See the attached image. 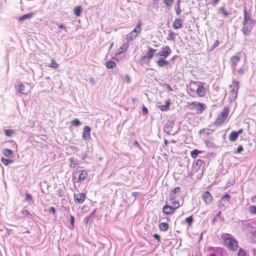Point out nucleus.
I'll return each instance as SVG.
<instances>
[{
	"instance_id": "nucleus-1",
	"label": "nucleus",
	"mask_w": 256,
	"mask_h": 256,
	"mask_svg": "<svg viewBox=\"0 0 256 256\" xmlns=\"http://www.w3.org/2000/svg\"><path fill=\"white\" fill-rule=\"evenodd\" d=\"M221 238L223 240L224 246L229 250L235 252L238 250V242L232 236L231 234L224 233L221 235Z\"/></svg>"
},
{
	"instance_id": "nucleus-2",
	"label": "nucleus",
	"mask_w": 256,
	"mask_h": 256,
	"mask_svg": "<svg viewBox=\"0 0 256 256\" xmlns=\"http://www.w3.org/2000/svg\"><path fill=\"white\" fill-rule=\"evenodd\" d=\"M188 94L192 97L198 94L200 97H203L206 95V88L197 82H192L190 83L188 90Z\"/></svg>"
},
{
	"instance_id": "nucleus-3",
	"label": "nucleus",
	"mask_w": 256,
	"mask_h": 256,
	"mask_svg": "<svg viewBox=\"0 0 256 256\" xmlns=\"http://www.w3.org/2000/svg\"><path fill=\"white\" fill-rule=\"evenodd\" d=\"M229 112L230 110L228 107L224 108L214 122V125L216 126H220L223 124L227 118Z\"/></svg>"
},
{
	"instance_id": "nucleus-4",
	"label": "nucleus",
	"mask_w": 256,
	"mask_h": 256,
	"mask_svg": "<svg viewBox=\"0 0 256 256\" xmlns=\"http://www.w3.org/2000/svg\"><path fill=\"white\" fill-rule=\"evenodd\" d=\"M148 50L146 54L140 57V60L142 63H149L151 59L154 57L156 50L150 46L148 48Z\"/></svg>"
},
{
	"instance_id": "nucleus-5",
	"label": "nucleus",
	"mask_w": 256,
	"mask_h": 256,
	"mask_svg": "<svg viewBox=\"0 0 256 256\" xmlns=\"http://www.w3.org/2000/svg\"><path fill=\"white\" fill-rule=\"evenodd\" d=\"M188 107L190 110H194L197 114H200L204 110L205 105L198 102H192L188 104Z\"/></svg>"
},
{
	"instance_id": "nucleus-6",
	"label": "nucleus",
	"mask_w": 256,
	"mask_h": 256,
	"mask_svg": "<svg viewBox=\"0 0 256 256\" xmlns=\"http://www.w3.org/2000/svg\"><path fill=\"white\" fill-rule=\"evenodd\" d=\"M178 208L175 206L168 204H165L162 208V212L166 216L173 214Z\"/></svg>"
},
{
	"instance_id": "nucleus-7",
	"label": "nucleus",
	"mask_w": 256,
	"mask_h": 256,
	"mask_svg": "<svg viewBox=\"0 0 256 256\" xmlns=\"http://www.w3.org/2000/svg\"><path fill=\"white\" fill-rule=\"evenodd\" d=\"M78 172L79 174L78 178H76L74 175L72 176L73 180L76 182H80L82 180H85L88 175L87 172L84 170H79Z\"/></svg>"
},
{
	"instance_id": "nucleus-8",
	"label": "nucleus",
	"mask_w": 256,
	"mask_h": 256,
	"mask_svg": "<svg viewBox=\"0 0 256 256\" xmlns=\"http://www.w3.org/2000/svg\"><path fill=\"white\" fill-rule=\"evenodd\" d=\"M172 52L170 48L168 46H166L162 48V50L158 52L156 55L159 56L162 58H167Z\"/></svg>"
},
{
	"instance_id": "nucleus-9",
	"label": "nucleus",
	"mask_w": 256,
	"mask_h": 256,
	"mask_svg": "<svg viewBox=\"0 0 256 256\" xmlns=\"http://www.w3.org/2000/svg\"><path fill=\"white\" fill-rule=\"evenodd\" d=\"M86 198V194L84 193L75 194L74 200L76 204H82Z\"/></svg>"
},
{
	"instance_id": "nucleus-10",
	"label": "nucleus",
	"mask_w": 256,
	"mask_h": 256,
	"mask_svg": "<svg viewBox=\"0 0 256 256\" xmlns=\"http://www.w3.org/2000/svg\"><path fill=\"white\" fill-rule=\"evenodd\" d=\"M202 198L206 204H210L213 200L212 196L208 191H206L204 193L202 196Z\"/></svg>"
},
{
	"instance_id": "nucleus-11",
	"label": "nucleus",
	"mask_w": 256,
	"mask_h": 256,
	"mask_svg": "<svg viewBox=\"0 0 256 256\" xmlns=\"http://www.w3.org/2000/svg\"><path fill=\"white\" fill-rule=\"evenodd\" d=\"M244 22L243 24H252L254 22V20L252 19L250 16V14H248L246 8L245 7L244 11Z\"/></svg>"
},
{
	"instance_id": "nucleus-12",
	"label": "nucleus",
	"mask_w": 256,
	"mask_h": 256,
	"mask_svg": "<svg viewBox=\"0 0 256 256\" xmlns=\"http://www.w3.org/2000/svg\"><path fill=\"white\" fill-rule=\"evenodd\" d=\"M238 84L239 82H234L233 85L231 86L232 89L230 90V94L234 98L237 96L239 88Z\"/></svg>"
},
{
	"instance_id": "nucleus-13",
	"label": "nucleus",
	"mask_w": 256,
	"mask_h": 256,
	"mask_svg": "<svg viewBox=\"0 0 256 256\" xmlns=\"http://www.w3.org/2000/svg\"><path fill=\"white\" fill-rule=\"evenodd\" d=\"M181 190L178 186L174 188L170 193V198H178L180 194Z\"/></svg>"
},
{
	"instance_id": "nucleus-14",
	"label": "nucleus",
	"mask_w": 256,
	"mask_h": 256,
	"mask_svg": "<svg viewBox=\"0 0 256 256\" xmlns=\"http://www.w3.org/2000/svg\"><path fill=\"white\" fill-rule=\"evenodd\" d=\"M90 128L88 126H85L84 128L82 138L84 140H88L90 138Z\"/></svg>"
},
{
	"instance_id": "nucleus-15",
	"label": "nucleus",
	"mask_w": 256,
	"mask_h": 256,
	"mask_svg": "<svg viewBox=\"0 0 256 256\" xmlns=\"http://www.w3.org/2000/svg\"><path fill=\"white\" fill-rule=\"evenodd\" d=\"M128 46L129 44L128 43L124 44L122 46L118 49L117 50L116 52V54L120 55L123 54L124 52L128 50Z\"/></svg>"
},
{
	"instance_id": "nucleus-16",
	"label": "nucleus",
	"mask_w": 256,
	"mask_h": 256,
	"mask_svg": "<svg viewBox=\"0 0 256 256\" xmlns=\"http://www.w3.org/2000/svg\"><path fill=\"white\" fill-rule=\"evenodd\" d=\"M182 20L180 18H176L172 24V27L174 30L180 28L182 26Z\"/></svg>"
},
{
	"instance_id": "nucleus-17",
	"label": "nucleus",
	"mask_w": 256,
	"mask_h": 256,
	"mask_svg": "<svg viewBox=\"0 0 256 256\" xmlns=\"http://www.w3.org/2000/svg\"><path fill=\"white\" fill-rule=\"evenodd\" d=\"M138 35L134 32L133 31L130 32L128 34H127L126 36V40L128 42H132L136 40L138 37Z\"/></svg>"
},
{
	"instance_id": "nucleus-18",
	"label": "nucleus",
	"mask_w": 256,
	"mask_h": 256,
	"mask_svg": "<svg viewBox=\"0 0 256 256\" xmlns=\"http://www.w3.org/2000/svg\"><path fill=\"white\" fill-rule=\"evenodd\" d=\"M242 32L245 35H249L252 28V26L248 24H243Z\"/></svg>"
},
{
	"instance_id": "nucleus-19",
	"label": "nucleus",
	"mask_w": 256,
	"mask_h": 256,
	"mask_svg": "<svg viewBox=\"0 0 256 256\" xmlns=\"http://www.w3.org/2000/svg\"><path fill=\"white\" fill-rule=\"evenodd\" d=\"M170 201L171 204L177 208H180L182 205L180 204V202L176 198H170Z\"/></svg>"
},
{
	"instance_id": "nucleus-20",
	"label": "nucleus",
	"mask_w": 256,
	"mask_h": 256,
	"mask_svg": "<svg viewBox=\"0 0 256 256\" xmlns=\"http://www.w3.org/2000/svg\"><path fill=\"white\" fill-rule=\"evenodd\" d=\"M156 64L160 67H162L168 64V61L166 60L164 58H160L156 62Z\"/></svg>"
},
{
	"instance_id": "nucleus-21",
	"label": "nucleus",
	"mask_w": 256,
	"mask_h": 256,
	"mask_svg": "<svg viewBox=\"0 0 256 256\" xmlns=\"http://www.w3.org/2000/svg\"><path fill=\"white\" fill-rule=\"evenodd\" d=\"M240 58L238 56H232L230 58V62L232 66L236 68L238 63L240 61Z\"/></svg>"
},
{
	"instance_id": "nucleus-22",
	"label": "nucleus",
	"mask_w": 256,
	"mask_h": 256,
	"mask_svg": "<svg viewBox=\"0 0 256 256\" xmlns=\"http://www.w3.org/2000/svg\"><path fill=\"white\" fill-rule=\"evenodd\" d=\"M142 22L141 20H139L136 26L134 28V29L132 31H133L134 32L137 34L139 36L142 31Z\"/></svg>"
},
{
	"instance_id": "nucleus-23",
	"label": "nucleus",
	"mask_w": 256,
	"mask_h": 256,
	"mask_svg": "<svg viewBox=\"0 0 256 256\" xmlns=\"http://www.w3.org/2000/svg\"><path fill=\"white\" fill-rule=\"evenodd\" d=\"M2 152L4 156L9 158L12 157L14 154V152L12 150L8 148L4 149Z\"/></svg>"
},
{
	"instance_id": "nucleus-24",
	"label": "nucleus",
	"mask_w": 256,
	"mask_h": 256,
	"mask_svg": "<svg viewBox=\"0 0 256 256\" xmlns=\"http://www.w3.org/2000/svg\"><path fill=\"white\" fill-rule=\"evenodd\" d=\"M214 131V130L205 128H202V129L200 130L199 131V133H200V134H202L206 136H208V135L211 134Z\"/></svg>"
},
{
	"instance_id": "nucleus-25",
	"label": "nucleus",
	"mask_w": 256,
	"mask_h": 256,
	"mask_svg": "<svg viewBox=\"0 0 256 256\" xmlns=\"http://www.w3.org/2000/svg\"><path fill=\"white\" fill-rule=\"evenodd\" d=\"M16 90L18 93L20 94H25V86L22 82H20L16 86Z\"/></svg>"
},
{
	"instance_id": "nucleus-26",
	"label": "nucleus",
	"mask_w": 256,
	"mask_h": 256,
	"mask_svg": "<svg viewBox=\"0 0 256 256\" xmlns=\"http://www.w3.org/2000/svg\"><path fill=\"white\" fill-rule=\"evenodd\" d=\"M238 135L236 132V131H233L232 133L229 135L228 140L230 142H234L238 138Z\"/></svg>"
},
{
	"instance_id": "nucleus-27",
	"label": "nucleus",
	"mask_w": 256,
	"mask_h": 256,
	"mask_svg": "<svg viewBox=\"0 0 256 256\" xmlns=\"http://www.w3.org/2000/svg\"><path fill=\"white\" fill-rule=\"evenodd\" d=\"M159 228L161 231H166L169 228V224L166 222H160L159 224Z\"/></svg>"
},
{
	"instance_id": "nucleus-28",
	"label": "nucleus",
	"mask_w": 256,
	"mask_h": 256,
	"mask_svg": "<svg viewBox=\"0 0 256 256\" xmlns=\"http://www.w3.org/2000/svg\"><path fill=\"white\" fill-rule=\"evenodd\" d=\"M34 14V12H30L28 14H25L23 15L22 17L18 19V22H21L26 19L30 18L32 17Z\"/></svg>"
},
{
	"instance_id": "nucleus-29",
	"label": "nucleus",
	"mask_w": 256,
	"mask_h": 256,
	"mask_svg": "<svg viewBox=\"0 0 256 256\" xmlns=\"http://www.w3.org/2000/svg\"><path fill=\"white\" fill-rule=\"evenodd\" d=\"M106 66L108 68L112 69L116 66V64L113 61L109 60L106 63Z\"/></svg>"
},
{
	"instance_id": "nucleus-30",
	"label": "nucleus",
	"mask_w": 256,
	"mask_h": 256,
	"mask_svg": "<svg viewBox=\"0 0 256 256\" xmlns=\"http://www.w3.org/2000/svg\"><path fill=\"white\" fill-rule=\"evenodd\" d=\"M170 104V101H166L165 105L158 106V108L162 111H165V110H166L168 108Z\"/></svg>"
},
{
	"instance_id": "nucleus-31",
	"label": "nucleus",
	"mask_w": 256,
	"mask_h": 256,
	"mask_svg": "<svg viewBox=\"0 0 256 256\" xmlns=\"http://www.w3.org/2000/svg\"><path fill=\"white\" fill-rule=\"evenodd\" d=\"M230 196L228 194H225L223 196H222L220 198V202L226 201L227 203L230 202Z\"/></svg>"
},
{
	"instance_id": "nucleus-32",
	"label": "nucleus",
	"mask_w": 256,
	"mask_h": 256,
	"mask_svg": "<svg viewBox=\"0 0 256 256\" xmlns=\"http://www.w3.org/2000/svg\"><path fill=\"white\" fill-rule=\"evenodd\" d=\"M81 12L82 7L80 6H77L74 10V14L77 16H80Z\"/></svg>"
},
{
	"instance_id": "nucleus-33",
	"label": "nucleus",
	"mask_w": 256,
	"mask_h": 256,
	"mask_svg": "<svg viewBox=\"0 0 256 256\" xmlns=\"http://www.w3.org/2000/svg\"><path fill=\"white\" fill-rule=\"evenodd\" d=\"M201 152V151L194 149L190 152V156L192 158H195Z\"/></svg>"
},
{
	"instance_id": "nucleus-34",
	"label": "nucleus",
	"mask_w": 256,
	"mask_h": 256,
	"mask_svg": "<svg viewBox=\"0 0 256 256\" xmlns=\"http://www.w3.org/2000/svg\"><path fill=\"white\" fill-rule=\"evenodd\" d=\"M238 256H248V252L243 248H240L238 252Z\"/></svg>"
},
{
	"instance_id": "nucleus-35",
	"label": "nucleus",
	"mask_w": 256,
	"mask_h": 256,
	"mask_svg": "<svg viewBox=\"0 0 256 256\" xmlns=\"http://www.w3.org/2000/svg\"><path fill=\"white\" fill-rule=\"evenodd\" d=\"M1 161L2 162V163L4 165V166H8V164H12L13 162V160H9V159H6V158H1Z\"/></svg>"
},
{
	"instance_id": "nucleus-36",
	"label": "nucleus",
	"mask_w": 256,
	"mask_h": 256,
	"mask_svg": "<svg viewBox=\"0 0 256 256\" xmlns=\"http://www.w3.org/2000/svg\"><path fill=\"white\" fill-rule=\"evenodd\" d=\"M50 67L54 68H58L59 67V64L56 62L54 59L52 60V62L50 65Z\"/></svg>"
},
{
	"instance_id": "nucleus-37",
	"label": "nucleus",
	"mask_w": 256,
	"mask_h": 256,
	"mask_svg": "<svg viewBox=\"0 0 256 256\" xmlns=\"http://www.w3.org/2000/svg\"><path fill=\"white\" fill-rule=\"evenodd\" d=\"M193 219L194 218L192 216L188 217L186 218L185 220L188 224L189 227L192 226L193 222Z\"/></svg>"
},
{
	"instance_id": "nucleus-38",
	"label": "nucleus",
	"mask_w": 256,
	"mask_h": 256,
	"mask_svg": "<svg viewBox=\"0 0 256 256\" xmlns=\"http://www.w3.org/2000/svg\"><path fill=\"white\" fill-rule=\"evenodd\" d=\"M4 132L7 136L12 137L14 133V130H4Z\"/></svg>"
},
{
	"instance_id": "nucleus-39",
	"label": "nucleus",
	"mask_w": 256,
	"mask_h": 256,
	"mask_svg": "<svg viewBox=\"0 0 256 256\" xmlns=\"http://www.w3.org/2000/svg\"><path fill=\"white\" fill-rule=\"evenodd\" d=\"M249 211L250 214H256V206H251L249 207Z\"/></svg>"
},
{
	"instance_id": "nucleus-40",
	"label": "nucleus",
	"mask_w": 256,
	"mask_h": 256,
	"mask_svg": "<svg viewBox=\"0 0 256 256\" xmlns=\"http://www.w3.org/2000/svg\"><path fill=\"white\" fill-rule=\"evenodd\" d=\"M26 200L28 202H34L32 196L30 194H26Z\"/></svg>"
},
{
	"instance_id": "nucleus-41",
	"label": "nucleus",
	"mask_w": 256,
	"mask_h": 256,
	"mask_svg": "<svg viewBox=\"0 0 256 256\" xmlns=\"http://www.w3.org/2000/svg\"><path fill=\"white\" fill-rule=\"evenodd\" d=\"M251 240L252 243L256 244V231L251 232Z\"/></svg>"
},
{
	"instance_id": "nucleus-42",
	"label": "nucleus",
	"mask_w": 256,
	"mask_h": 256,
	"mask_svg": "<svg viewBox=\"0 0 256 256\" xmlns=\"http://www.w3.org/2000/svg\"><path fill=\"white\" fill-rule=\"evenodd\" d=\"M174 0H164V2L167 6H171Z\"/></svg>"
},
{
	"instance_id": "nucleus-43",
	"label": "nucleus",
	"mask_w": 256,
	"mask_h": 256,
	"mask_svg": "<svg viewBox=\"0 0 256 256\" xmlns=\"http://www.w3.org/2000/svg\"><path fill=\"white\" fill-rule=\"evenodd\" d=\"M222 13L226 16H228L229 15V12H228L224 7H220V8Z\"/></svg>"
},
{
	"instance_id": "nucleus-44",
	"label": "nucleus",
	"mask_w": 256,
	"mask_h": 256,
	"mask_svg": "<svg viewBox=\"0 0 256 256\" xmlns=\"http://www.w3.org/2000/svg\"><path fill=\"white\" fill-rule=\"evenodd\" d=\"M70 123L72 124L74 126H78L80 124L81 122H80L78 120L75 119L74 120H72L70 122Z\"/></svg>"
},
{
	"instance_id": "nucleus-45",
	"label": "nucleus",
	"mask_w": 256,
	"mask_h": 256,
	"mask_svg": "<svg viewBox=\"0 0 256 256\" xmlns=\"http://www.w3.org/2000/svg\"><path fill=\"white\" fill-rule=\"evenodd\" d=\"M220 44L218 40H216L214 44L210 47V50H214L216 47L218 46Z\"/></svg>"
},
{
	"instance_id": "nucleus-46",
	"label": "nucleus",
	"mask_w": 256,
	"mask_h": 256,
	"mask_svg": "<svg viewBox=\"0 0 256 256\" xmlns=\"http://www.w3.org/2000/svg\"><path fill=\"white\" fill-rule=\"evenodd\" d=\"M70 222L72 228L74 226V218L73 216H70Z\"/></svg>"
},
{
	"instance_id": "nucleus-47",
	"label": "nucleus",
	"mask_w": 256,
	"mask_h": 256,
	"mask_svg": "<svg viewBox=\"0 0 256 256\" xmlns=\"http://www.w3.org/2000/svg\"><path fill=\"white\" fill-rule=\"evenodd\" d=\"M168 40H174V33L173 32L170 31V32Z\"/></svg>"
},
{
	"instance_id": "nucleus-48",
	"label": "nucleus",
	"mask_w": 256,
	"mask_h": 256,
	"mask_svg": "<svg viewBox=\"0 0 256 256\" xmlns=\"http://www.w3.org/2000/svg\"><path fill=\"white\" fill-rule=\"evenodd\" d=\"M22 214L23 216H30V214L28 210H24L22 211Z\"/></svg>"
},
{
	"instance_id": "nucleus-49",
	"label": "nucleus",
	"mask_w": 256,
	"mask_h": 256,
	"mask_svg": "<svg viewBox=\"0 0 256 256\" xmlns=\"http://www.w3.org/2000/svg\"><path fill=\"white\" fill-rule=\"evenodd\" d=\"M50 212H52V214L56 217V210L54 207H50L49 209Z\"/></svg>"
},
{
	"instance_id": "nucleus-50",
	"label": "nucleus",
	"mask_w": 256,
	"mask_h": 256,
	"mask_svg": "<svg viewBox=\"0 0 256 256\" xmlns=\"http://www.w3.org/2000/svg\"><path fill=\"white\" fill-rule=\"evenodd\" d=\"M71 163L70 165V166L71 168H74L76 166V164L74 162V160L72 158L70 159Z\"/></svg>"
},
{
	"instance_id": "nucleus-51",
	"label": "nucleus",
	"mask_w": 256,
	"mask_h": 256,
	"mask_svg": "<svg viewBox=\"0 0 256 256\" xmlns=\"http://www.w3.org/2000/svg\"><path fill=\"white\" fill-rule=\"evenodd\" d=\"M243 150V147L242 146H240L238 148L236 152L240 153Z\"/></svg>"
},
{
	"instance_id": "nucleus-52",
	"label": "nucleus",
	"mask_w": 256,
	"mask_h": 256,
	"mask_svg": "<svg viewBox=\"0 0 256 256\" xmlns=\"http://www.w3.org/2000/svg\"><path fill=\"white\" fill-rule=\"evenodd\" d=\"M154 237L156 238L159 242L160 241V236L157 234H154Z\"/></svg>"
},
{
	"instance_id": "nucleus-53",
	"label": "nucleus",
	"mask_w": 256,
	"mask_h": 256,
	"mask_svg": "<svg viewBox=\"0 0 256 256\" xmlns=\"http://www.w3.org/2000/svg\"><path fill=\"white\" fill-rule=\"evenodd\" d=\"M142 112L144 114H146L148 112V110L146 106H143V107L142 108Z\"/></svg>"
},
{
	"instance_id": "nucleus-54",
	"label": "nucleus",
	"mask_w": 256,
	"mask_h": 256,
	"mask_svg": "<svg viewBox=\"0 0 256 256\" xmlns=\"http://www.w3.org/2000/svg\"><path fill=\"white\" fill-rule=\"evenodd\" d=\"M176 14H179L181 12V10L180 9L179 6H178V8L176 10Z\"/></svg>"
},
{
	"instance_id": "nucleus-55",
	"label": "nucleus",
	"mask_w": 256,
	"mask_h": 256,
	"mask_svg": "<svg viewBox=\"0 0 256 256\" xmlns=\"http://www.w3.org/2000/svg\"><path fill=\"white\" fill-rule=\"evenodd\" d=\"M243 132V130L242 128L239 129L238 131L236 132L238 134H242Z\"/></svg>"
},
{
	"instance_id": "nucleus-56",
	"label": "nucleus",
	"mask_w": 256,
	"mask_h": 256,
	"mask_svg": "<svg viewBox=\"0 0 256 256\" xmlns=\"http://www.w3.org/2000/svg\"><path fill=\"white\" fill-rule=\"evenodd\" d=\"M60 28H64L65 30H66V28L64 26L63 24H61L58 26Z\"/></svg>"
},
{
	"instance_id": "nucleus-57",
	"label": "nucleus",
	"mask_w": 256,
	"mask_h": 256,
	"mask_svg": "<svg viewBox=\"0 0 256 256\" xmlns=\"http://www.w3.org/2000/svg\"><path fill=\"white\" fill-rule=\"evenodd\" d=\"M152 2L154 4H158L159 0H152Z\"/></svg>"
},
{
	"instance_id": "nucleus-58",
	"label": "nucleus",
	"mask_w": 256,
	"mask_h": 256,
	"mask_svg": "<svg viewBox=\"0 0 256 256\" xmlns=\"http://www.w3.org/2000/svg\"><path fill=\"white\" fill-rule=\"evenodd\" d=\"M214 248L212 247V246H210V247H208V251H210V250H213Z\"/></svg>"
},
{
	"instance_id": "nucleus-59",
	"label": "nucleus",
	"mask_w": 256,
	"mask_h": 256,
	"mask_svg": "<svg viewBox=\"0 0 256 256\" xmlns=\"http://www.w3.org/2000/svg\"><path fill=\"white\" fill-rule=\"evenodd\" d=\"M253 255L254 256H256V249L253 250Z\"/></svg>"
},
{
	"instance_id": "nucleus-60",
	"label": "nucleus",
	"mask_w": 256,
	"mask_h": 256,
	"mask_svg": "<svg viewBox=\"0 0 256 256\" xmlns=\"http://www.w3.org/2000/svg\"><path fill=\"white\" fill-rule=\"evenodd\" d=\"M256 196H254V197H253L252 198V202H254L256 201Z\"/></svg>"
},
{
	"instance_id": "nucleus-61",
	"label": "nucleus",
	"mask_w": 256,
	"mask_h": 256,
	"mask_svg": "<svg viewBox=\"0 0 256 256\" xmlns=\"http://www.w3.org/2000/svg\"><path fill=\"white\" fill-rule=\"evenodd\" d=\"M10 142H12L14 145L15 146L16 148H17V144L14 140H10Z\"/></svg>"
},
{
	"instance_id": "nucleus-62",
	"label": "nucleus",
	"mask_w": 256,
	"mask_h": 256,
	"mask_svg": "<svg viewBox=\"0 0 256 256\" xmlns=\"http://www.w3.org/2000/svg\"><path fill=\"white\" fill-rule=\"evenodd\" d=\"M134 144L136 146H140V144H139L138 142L136 140V141L134 142Z\"/></svg>"
},
{
	"instance_id": "nucleus-63",
	"label": "nucleus",
	"mask_w": 256,
	"mask_h": 256,
	"mask_svg": "<svg viewBox=\"0 0 256 256\" xmlns=\"http://www.w3.org/2000/svg\"><path fill=\"white\" fill-rule=\"evenodd\" d=\"M167 88H168V90L170 91H172V88L170 87V86L168 85Z\"/></svg>"
},
{
	"instance_id": "nucleus-64",
	"label": "nucleus",
	"mask_w": 256,
	"mask_h": 256,
	"mask_svg": "<svg viewBox=\"0 0 256 256\" xmlns=\"http://www.w3.org/2000/svg\"><path fill=\"white\" fill-rule=\"evenodd\" d=\"M208 256H216L215 254H210V255Z\"/></svg>"
}]
</instances>
